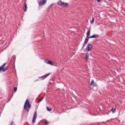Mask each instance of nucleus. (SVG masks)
I'll use <instances>...</instances> for the list:
<instances>
[{"mask_svg": "<svg viewBox=\"0 0 125 125\" xmlns=\"http://www.w3.org/2000/svg\"><path fill=\"white\" fill-rule=\"evenodd\" d=\"M31 107L32 105H31V104H30V101H29V100L26 99L23 106L24 110L25 111H27V112H29V110L31 109Z\"/></svg>", "mask_w": 125, "mask_h": 125, "instance_id": "f257e3e1", "label": "nucleus"}, {"mask_svg": "<svg viewBox=\"0 0 125 125\" xmlns=\"http://www.w3.org/2000/svg\"><path fill=\"white\" fill-rule=\"evenodd\" d=\"M57 4L62 7H68L69 6V3L63 2L61 0H59L57 2Z\"/></svg>", "mask_w": 125, "mask_h": 125, "instance_id": "f03ea898", "label": "nucleus"}, {"mask_svg": "<svg viewBox=\"0 0 125 125\" xmlns=\"http://www.w3.org/2000/svg\"><path fill=\"white\" fill-rule=\"evenodd\" d=\"M6 65V63H4L0 67V72H6L8 70V66H4Z\"/></svg>", "mask_w": 125, "mask_h": 125, "instance_id": "7ed1b4c3", "label": "nucleus"}, {"mask_svg": "<svg viewBox=\"0 0 125 125\" xmlns=\"http://www.w3.org/2000/svg\"><path fill=\"white\" fill-rule=\"evenodd\" d=\"M46 0H39L38 1V4L39 6H42V5H43L46 3Z\"/></svg>", "mask_w": 125, "mask_h": 125, "instance_id": "20e7f679", "label": "nucleus"}, {"mask_svg": "<svg viewBox=\"0 0 125 125\" xmlns=\"http://www.w3.org/2000/svg\"><path fill=\"white\" fill-rule=\"evenodd\" d=\"M92 45H91V44H88L86 47V50L87 51H90V50H92Z\"/></svg>", "mask_w": 125, "mask_h": 125, "instance_id": "39448f33", "label": "nucleus"}, {"mask_svg": "<svg viewBox=\"0 0 125 125\" xmlns=\"http://www.w3.org/2000/svg\"><path fill=\"white\" fill-rule=\"evenodd\" d=\"M36 119H37V111H35L34 114L33 118L32 119L33 124H35L36 122Z\"/></svg>", "mask_w": 125, "mask_h": 125, "instance_id": "423d86ee", "label": "nucleus"}, {"mask_svg": "<svg viewBox=\"0 0 125 125\" xmlns=\"http://www.w3.org/2000/svg\"><path fill=\"white\" fill-rule=\"evenodd\" d=\"M99 38V35L98 34H94L93 35L89 37V39H98Z\"/></svg>", "mask_w": 125, "mask_h": 125, "instance_id": "0eeeda50", "label": "nucleus"}, {"mask_svg": "<svg viewBox=\"0 0 125 125\" xmlns=\"http://www.w3.org/2000/svg\"><path fill=\"white\" fill-rule=\"evenodd\" d=\"M45 63H46V64H49V65H54V63H53V62L50 61L48 60H45Z\"/></svg>", "mask_w": 125, "mask_h": 125, "instance_id": "6e6552de", "label": "nucleus"}, {"mask_svg": "<svg viewBox=\"0 0 125 125\" xmlns=\"http://www.w3.org/2000/svg\"><path fill=\"white\" fill-rule=\"evenodd\" d=\"M23 9L25 12L28 10V7H27V3L26 2L24 4Z\"/></svg>", "mask_w": 125, "mask_h": 125, "instance_id": "1a4fd4ad", "label": "nucleus"}, {"mask_svg": "<svg viewBox=\"0 0 125 125\" xmlns=\"http://www.w3.org/2000/svg\"><path fill=\"white\" fill-rule=\"evenodd\" d=\"M84 59H85V60H86V61H88L89 56H88V54L87 53V52H86V53L85 54Z\"/></svg>", "mask_w": 125, "mask_h": 125, "instance_id": "9d476101", "label": "nucleus"}, {"mask_svg": "<svg viewBox=\"0 0 125 125\" xmlns=\"http://www.w3.org/2000/svg\"><path fill=\"white\" fill-rule=\"evenodd\" d=\"M89 39H90V38H89V37H88V38L86 37V38L84 40V42L85 44H86L87 43V42H88V41H89Z\"/></svg>", "mask_w": 125, "mask_h": 125, "instance_id": "9b49d317", "label": "nucleus"}, {"mask_svg": "<svg viewBox=\"0 0 125 125\" xmlns=\"http://www.w3.org/2000/svg\"><path fill=\"white\" fill-rule=\"evenodd\" d=\"M54 5V3L51 4L48 7V10H49V9H50V8H51V7H52V6H53Z\"/></svg>", "mask_w": 125, "mask_h": 125, "instance_id": "f8f14e48", "label": "nucleus"}, {"mask_svg": "<svg viewBox=\"0 0 125 125\" xmlns=\"http://www.w3.org/2000/svg\"><path fill=\"white\" fill-rule=\"evenodd\" d=\"M89 34H90V31L88 30L86 33V38H89Z\"/></svg>", "mask_w": 125, "mask_h": 125, "instance_id": "ddd939ff", "label": "nucleus"}, {"mask_svg": "<svg viewBox=\"0 0 125 125\" xmlns=\"http://www.w3.org/2000/svg\"><path fill=\"white\" fill-rule=\"evenodd\" d=\"M51 73H48L47 74H46L45 75H44L43 77H44V79H46V78H47L48 76L50 75Z\"/></svg>", "mask_w": 125, "mask_h": 125, "instance_id": "4468645a", "label": "nucleus"}, {"mask_svg": "<svg viewBox=\"0 0 125 125\" xmlns=\"http://www.w3.org/2000/svg\"><path fill=\"white\" fill-rule=\"evenodd\" d=\"M111 112L112 113H116V108H112L111 109Z\"/></svg>", "mask_w": 125, "mask_h": 125, "instance_id": "2eb2a0df", "label": "nucleus"}, {"mask_svg": "<svg viewBox=\"0 0 125 125\" xmlns=\"http://www.w3.org/2000/svg\"><path fill=\"white\" fill-rule=\"evenodd\" d=\"M46 109H47V111H48L49 112H50V111H51V108H50L48 106L46 107Z\"/></svg>", "mask_w": 125, "mask_h": 125, "instance_id": "dca6fc26", "label": "nucleus"}, {"mask_svg": "<svg viewBox=\"0 0 125 125\" xmlns=\"http://www.w3.org/2000/svg\"><path fill=\"white\" fill-rule=\"evenodd\" d=\"M94 83V80H92L91 82V85H92V84H93Z\"/></svg>", "mask_w": 125, "mask_h": 125, "instance_id": "f3484780", "label": "nucleus"}, {"mask_svg": "<svg viewBox=\"0 0 125 125\" xmlns=\"http://www.w3.org/2000/svg\"><path fill=\"white\" fill-rule=\"evenodd\" d=\"M14 90L15 92H16V91H17V87H14Z\"/></svg>", "mask_w": 125, "mask_h": 125, "instance_id": "a211bd4d", "label": "nucleus"}, {"mask_svg": "<svg viewBox=\"0 0 125 125\" xmlns=\"http://www.w3.org/2000/svg\"><path fill=\"white\" fill-rule=\"evenodd\" d=\"M94 18H92L91 23H94Z\"/></svg>", "mask_w": 125, "mask_h": 125, "instance_id": "6ab92c4d", "label": "nucleus"}, {"mask_svg": "<svg viewBox=\"0 0 125 125\" xmlns=\"http://www.w3.org/2000/svg\"><path fill=\"white\" fill-rule=\"evenodd\" d=\"M43 99V98H42V99H40L39 100V102H41L42 101V100Z\"/></svg>", "mask_w": 125, "mask_h": 125, "instance_id": "aec40b11", "label": "nucleus"}, {"mask_svg": "<svg viewBox=\"0 0 125 125\" xmlns=\"http://www.w3.org/2000/svg\"><path fill=\"white\" fill-rule=\"evenodd\" d=\"M97 2H101L102 1V0H97Z\"/></svg>", "mask_w": 125, "mask_h": 125, "instance_id": "412c9836", "label": "nucleus"}, {"mask_svg": "<svg viewBox=\"0 0 125 125\" xmlns=\"http://www.w3.org/2000/svg\"><path fill=\"white\" fill-rule=\"evenodd\" d=\"M47 124H48V122H47V121H46L45 122V125H47Z\"/></svg>", "mask_w": 125, "mask_h": 125, "instance_id": "4be33fe9", "label": "nucleus"}, {"mask_svg": "<svg viewBox=\"0 0 125 125\" xmlns=\"http://www.w3.org/2000/svg\"><path fill=\"white\" fill-rule=\"evenodd\" d=\"M42 78H44V77H43V76H41V77H40V79H42Z\"/></svg>", "mask_w": 125, "mask_h": 125, "instance_id": "5701e85b", "label": "nucleus"}, {"mask_svg": "<svg viewBox=\"0 0 125 125\" xmlns=\"http://www.w3.org/2000/svg\"><path fill=\"white\" fill-rule=\"evenodd\" d=\"M13 123H14V122L11 123L10 125H13Z\"/></svg>", "mask_w": 125, "mask_h": 125, "instance_id": "b1692460", "label": "nucleus"}, {"mask_svg": "<svg viewBox=\"0 0 125 125\" xmlns=\"http://www.w3.org/2000/svg\"><path fill=\"white\" fill-rule=\"evenodd\" d=\"M93 86H96V84H93Z\"/></svg>", "mask_w": 125, "mask_h": 125, "instance_id": "393cba45", "label": "nucleus"}, {"mask_svg": "<svg viewBox=\"0 0 125 125\" xmlns=\"http://www.w3.org/2000/svg\"><path fill=\"white\" fill-rule=\"evenodd\" d=\"M109 1H111L112 0H108Z\"/></svg>", "mask_w": 125, "mask_h": 125, "instance_id": "a878e982", "label": "nucleus"}]
</instances>
